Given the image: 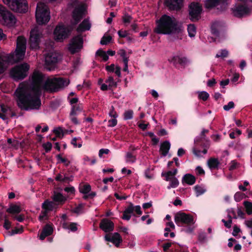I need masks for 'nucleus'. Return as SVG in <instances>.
Returning <instances> with one entry per match:
<instances>
[{"label":"nucleus","instance_id":"f257e3e1","mask_svg":"<svg viewBox=\"0 0 252 252\" xmlns=\"http://www.w3.org/2000/svg\"><path fill=\"white\" fill-rule=\"evenodd\" d=\"M32 82L27 88H19L15 93L17 103L22 110H38L41 105L40 96L43 89V75L39 71L33 72Z\"/></svg>","mask_w":252,"mask_h":252},{"label":"nucleus","instance_id":"f03ea898","mask_svg":"<svg viewBox=\"0 0 252 252\" xmlns=\"http://www.w3.org/2000/svg\"><path fill=\"white\" fill-rule=\"evenodd\" d=\"M156 24L155 32L158 34L180 33L184 30L182 24L175 17L166 14L162 15L156 20Z\"/></svg>","mask_w":252,"mask_h":252},{"label":"nucleus","instance_id":"7ed1b4c3","mask_svg":"<svg viewBox=\"0 0 252 252\" xmlns=\"http://www.w3.org/2000/svg\"><path fill=\"white\" fill-rule=\"evenodd\" d=\"M69 81L63 78H48L43 85V89L50 93L57 92L67 86Z\"/></svg>","mask_w":252,"mask_h":252},{"label":"nucleus","instance_id":"20e7f679","mask_svg":"<svg viewBox=\"0 0 252 252\" xmlns=\"http://www.w3.org/2000/svg\"><path fill=\"white\" fill-rule=\"evenodd\" d=\"M174 220L179 226L187 225L188 227L185 230L186 232L191 233L193 231L194 227L192 226L195 221L191 215L179 211L175 215Z\"/></svg>","mask_w":252,"mask_h":252},{"label":"nucleus","instance_id":"39448f33","mask_svg":"<svg viewBox=\"0 0 252 252\" xmlns=\"http://www.w3.org/2000/svg\"><path fill=\"white\" fill-rule=\"evenodd\" d=\"M35 17L37 24L40 25L46 24L50 20V12L44 3L42 2L37 3Z\"/></svg>","mask_w":252,"mask_h":252},{"label":"nucleus","instance_id":"423d86ee","mask_svg":"<svg viewBox=\"0 0 252 252\" xmlns=\"http://www.w3.org/2000/svg\"><path fill=\"white\" fill-rule=\"evenodd\" d=\"M30 65L27 63H21L12 68L10 76L15 81L24 79L27 75Z\"/></svg>","mask_w":252,"mask_h":252},{"label":"nucleus","instance_id":"0eeeda50","mask_svg":"<svg viewBox=\"0 0 252 252\" xmlns=\"http://www.w3.org/2000/svg\"><path fill=\"white\" fill-rule=\"evenodd\" d=\"M2 1L14 12L25 13L28 11V4L26 0H2Z\"/></svg>","mask_w":252,"mask_h":252},{"label":"nucleus","instance_id":"6e6552de","mask_svg":"<svg viewBox=\"0 0 252 252\" xmlns=\"http://www.w3.org/2000/svg\"><path fill=\"white\" fill-rule=\"evenodd\" d=\"M42 32L38 27L32 29L30 32L29 44L32 49L37 50L39 48Z\"/></svg>","mask_w":252,"mask_h":252},{"label":"nucleus","instance_id":"1a4fd4ad","mask_svg":"<svg viewBox=\"0 0 252 252\" xmlns=\"http://www.w3.org/2000/svg\"><path fill=\"white\" fill-rule=\"evenodd\" d=\"M61 55L56 51H50L45 56L46 67L49 70L55 69L57 63L61 59Z\"/></svg>","mask_w":252,"mask_h":252},{"label":"nucleus","instance_id":"9d476101","mask_svg":"<svg viewBox=\"0 0 252 252\" xmlns=\"http://www.w3.org/2000/svg\"><path fill=\"white\" fill-rule=\"evenodd\" d=\"M202 11V6L198 2H192L189 5V19L196 22L201 18Z\"/></svg>","mask_w":252,"mask_h":252},{"label":"nucleus","instance_id":"9b49d317","mask_svg":"<svg viewBox=\"0 0 252 252\" xmlns=\"http://www.w3.org/2000/svg\"><path fill=\"white\" fill-rule=\"evenodd\" d=\"M218 6V10L224 11L228 6L227 0H206L204 1V7L208 10L212 9Z\"/></svg>","mask_w":252,"mask_h":252},{"label":"nucleus","instance_id":"f8f14e48","mask_svg":"<svg viewBox=\"0 0 252 252\" xmlns=\"http://www.w3.org/2000/svg\"><path fill=\"white\" fill-rule=\"evenodd\" d=\"M0 21L5 24L12 25L15 23V17L12 13L4 6L0 4Z\"/></svg>","mask_w":252,"mask_h":252},{"label":"nucleus","instance_id":"ddd939ff","mask_svg":"<svg viewBox=\"0 0 252 252\" xmlns=\"http://www.w3.org/2000/svg\"><path fill=\"white\" fill-rule=\"evenodd\" d=\"M83 39L81 35L74 36L69 44L68 50L73 55L79 52L83 48Z\"/></svg>","mask_w":252,"mask_h":252},{"label":"nucleus","instance_id":"4468645a","mask_svg":"<svg viewBox=\"0 0 252 252\" xmlns=\"http://www.w3.org/2000/svg\"><path fill=\"white\" fill-rule=\"evenodd\" d=\"M134 211L138 215H141L142 214L140 206H134L132 203H129L128 206L123 212V216L121 218L124 220H129L131 218V214L135 216V214H133Z\"/></svg>","mask_w":252,"mask_h":252},{"label":"nucleus","instance_id":"2eb2a0df","mask_svg":"<svg viewBox=\"0 0 252 252\" xmlns=\"http://www.w3.org/2000/svg\"><path fill=\"white\" fill-rule=\"evenodd\" d=\"M26 49V40L22 36H19L17 40L16 56L18 58H22L25 54Z\"/></svg>","mask_w":252,"mask_h":252},{"label":"nucleus","instance_id":"dca6fc26","mask_svg":"<svg viewBox=\"0 0 252 252\" xmlns=\"http://www.w3.org/2000/svg\"><path fill=\"white\" fill-rule=\"evenodd\" d=\"M69 31L64 25H59L56 27L54 34L58 41H62L67 37Z\"/></svg>","mask_w":252,"mask_h":252},{"label":"nucleus","instance_id":"f3484780","mask_svg":"<svg viewBox=\"0 0 252 252\" xmlns=\"http://www.w3.org/2000/svg\"><path fill=\"white\" fill-rule=\"evenodd\" d=\"M184 0H165L164 5L169 11H179L183 6Z\"/></svg>","mask_w":252,"mask_h":252},{"label":"nucleus","instance_id":"a211bd4d","mask_svg":"<svg viewBox=\"0 0 252 252\" xmlns=\"http://www.w3.org/2000/svg\"><path fill=\"white\" fill-rule=\"evenodd\" d=\"M232 14L237 18H242L250 13V9L245 5L238 4L234 8H232Z\"/></svg>","mask_w":252,"mask_h":252},{"label":"nucleus","instance_id":"6ab92c4d","mask_svg":"<svg viewBox=\"0 0 252 252\" xmlns=\"http://www.w3.org/2000/svg\"><path fill=\"white\" fill-rule=\"evenodd\" d=\"M99 227L105 232H111L114 230V223L107 219H103L100 222Z\"/></svg>","mask_w":252,"mask_h":252},{"label":"nucleus","instance_id":"aec40b11","mask_svg":"<svg viewBox=\"0 0 252 252\" xmlns=\"http://www.w3.org/2000/svg\"><path fill=\"white\" fill-rule=\"evenodd\" d=\"M85 11V8L82 6H79L75 8L72 12V17L74 20L73 25H77L82 19L83 15Z\"/></svg>","mask_w":252,"mask_h":252},{"label":"nucleus","instance_id":"412c9836","mask_svg":"<svg viewBox=\"0 0 252 252\" xmlns=\"http://www.w3.org/2000/svg\"><path fill=\"white\" fill-rule=\"evenodd\" d=\"M53 231V228L52 226L49 224H47L43 227L42 232L39 235V239L41 240L45 239V238L51 235Z\"/></svg>","mask_w":252,"mask_h":252},{"label":"nucleus","instance_id":"4be33fe9","mask_svg":"<svg viewBox=\"0 0 252 252\" xmlns=\"http://www.w3.org/2000/svg\"><path fill=\"white\" fill-rule=\"evenodd\" d=\"M91 24L89 22V21L85 19L78 26L76 31L78 32H83L86 31H88L90 29Z\"/></svg>","mask_w":252,"mask_h":252},{"label":"nucleus","instance_id":"5701e85b","mask_svg":"<svg viewBox=\"0 0 252 252\" xmlns=\"http://www.w3.org/2000/svg\"><path fill=\"white\" fill-rule=\"evenodd\" d=\"M196 181V178L191 174H186L182 178V183L183 185L187 184L189 185H193Z\"/></svg>","mask_w":252,"mask_h":252},{"label":"nucleus","instance_id":"b1692460","mask_svg":"<svg viewBox=\"0 0 252 252\" xmlns=\"http://www.w3.org/2000/svg\"><path fill=\"white\" fill-rule=\"evenodd\" d=\"M209 132L208 129H203L201 131L200 136L196 137L194 139V144L196 146L198 145H202L203 143H204L207 140L206 139L205 133H207Z\"/></svg>","mask_w":252,"mask_h":252},{"label":"nucleus","instance_id":"393cba45","mask_svg":"<svg viewBox=\"0 0 252 252\" xmlns=\"http://www.w3.org/2000/svg\"><path fill=\"white\" fill-rule=\"evenodd\" d=\"M56 205L57 203H55L54 202L50 201L48 199H46L42 204L41 207L43 210H45L49 212L53 211L55 206Z\"/></svg>","mask_w":252,"mask_h":252},{"label":"nucleus","instance_id":"a878e982","mask_svg":"<svg viewBox=\"0 0 252 252\" xmlns=\"http://www.w3.org/2000/svg\"><path fill=\"white\" fill-rule=\"evenodd\" d=\"M170 143L168 141H165L163 142L160 145V151L163 156H166L170 148Z\"/></svg>","mask_w":252,"mask_h":252},{"label":"nucleus","instance_id":"bb28decb","mask_svg":"<svg viewBox=\"0 0 252 252\" xmlns=\"http://www.w3.org/2000/svg\"><path fill=\"white\" fill-rule=\"evenodd\" d=\"M52 199L53 200V202L55 203H57V204H63L66 198L63 196V195L59 192L55 193Z\"/></svg>","mask_w":252,"mask_h":252},{"label":"nucleus","instance_id":"cd10ccee","mask_svg":"<svg viewBox=\"0 0 252 252\" xmlns=\"http://www.w3.org/2000/svg\"><path fill=\"white\" fill-rule=\"evenodd\" d=\"M177 169H174L173 171H168L165 172H162L161 177H164L166 181H169L171 178L175 177V176L177 174Z\"/></svg>","mask_w":252,"mask_h":252},{"label":"nucleus","instance_id":"c85d7f7f","mask_svg":"<svg viewBox=\"0 0 252 252\" xmlns=\"http://www.w3.org/2000/svg\"><path fill=\"white\" fill-rule=\"evenodd\" d=\"M123 242V239L120 234L118 232H115L112 236V243L115 245L116 247H119L120 243Z\"/></svg>","mask_w":252,"mask_h":252},{"label":"nucleus","instance_id":"c756f323","mask_svg":"<svg viewBox=\"0 0 252 252\" xmlns=\"http://www.w3.org/2000/svg\"><path fill=\"white\" fill-rule=\"evenodd\" d=\"M220 162L217 158H211L208 160V165L210 169H218Z\"/></svg>","mask_w":252,"mask_h":252},{"label":"nucleus","instance_id":"7c9ffc66","mask_svg":"<svg viewBox=\"0 0 252 252\" xmlns=\"http://www.w3.org/2000/svg\"><path fill=\"white\" fill-rule=\"evenodd\" d=\"M170 252H189L188 247L186 246L180 245L178 244H175L174 248L171 249Z\"/></svg>","mask_w":252,"mask_h":252},{"label":"nucleus","instance_id":"2f4dec72","mask_svg":"<svg viewBox=\"0 0 252 252\" xmlns=\"http://www.w3.org/2000/svg\"><path fill=\"white\" fill-rule=\"evenodd\" d=\"M22 210L20 206L11 204L9 207L6 210V212L8 213L14 214H19L21 212Z\"/></svg>","mask_w":252,"mask_h":252},{"label":"nucleus","instance_id":"473e14b6","mask_svg":"<svg viewBox=\"0 0 252 252\" xmlns=\"http://www.w3.org/2000/svg\"><path fill=\"white\" fill-rule=\"evenodd\" d=\"M219 23L218 22H215L212 23L211 27V33L213 35L216 37H219L220 32L219 31Z\"/></svg>","mask_w":252,"mask_h":252},{"label":"nucleus","instance_id":"72a5a7b5","mask_svg":"<svg viewBox=\"0 0 252 252\" xmlns=\"http://www.w3.org/2000/svg\"><path fill=\"white\" fill-rule=\"evenodd\" d=\"M79 112L76 111L75 110L74 113L71 114V111H70L69 115V118L71 122L75 125H78L80 124V122L77 119L76 116L79 114Z\"/></svg>","mask_w":252,"mask_h":252},{"label":"nucleus","instance_id":"f704fd0d","mask_svg":"<svg viewBox=\"0 0 252 252\" xmlns=\"http://www.w3.org/2000/svg\"><path fill=\"white\" fill-rule=\"evenodd\" d=\"M79 191L84 194H88L91 190V186L88 184H86L82 186H80L79 187Z\"/></svg>","mask_w":252,"mask_h":252},{"label":"nucleus","instance_id":"c9c22d12","mask_svg":"<svg viewBox=\"0 0 252 252\" xmlns=\"http://www.w3.org/2000/svg\"><path fill=\"white\" fill-rule=\"evenodd\" d=\"M106 83H108L109 90H113L114 88H116L117 86V83L114 80L112 76H109L107 79L105 80Z\"/></svg>","mask_w":252,"mask_h":252},{"label":"nucleus","instance_id":"e433bc0d","mask_svg":"<svg viewBox=\"0 0 252 252\" xmlns=\"http://www.w3.org/2000/svg\"><path fill=\"white\" fill-rule=\"evenodd\" d=\"M188 32L189 36L192 37L195 35L196 28L194 24H189L188 26Z\"/></svg>","mask_w":252,"mask_h":252},{"label":"nucleus","instance_id":"4c0bfd02","mask_svg":"<svg viewBox=\"0 0 252 252\" xmlns=\"http://www.w3.org/2000/svg\"><path fill=\"white\" fill-rule=\"evenodd\" d=\"M96 56L101 57L104 62H106L109 59V57L105 51L101 49H98L95 53Z\"/></svg>","mask_w":252,"mask_h":252},{"label":"nucleus","instance_id":"58836bf2","mask_svg":"<svg viewBox=\"0 0 252 252\" xmlns=\"http://www.w3.org/2000/svg\"><path fill=\"white\" fill-rule=\"evenodd\" d=\"M56 158L58 160V163H63L65 166H68L70 164V161L64 158H63L61 154H58L56 156Z\"/></svg>","mask_w":252,"mask_h":252},{"label":"nucleus","instance_id":"ea45409f","mask_svg":"<svg viewBox=\"0 0 252 252\" xmlns=\"http://www.w3.org/2000/svg\"><path fill=\"white\" fill-rule=\"evenodd\" d=\"M194 189L195 191L196 196L201 195L206 191V189L199 185L194 186Z\"/></svg>","mask_w":252,"mask_h":252},{"label":"nucleus","instance_id":"a19ab883","mask_svg":"<svg viewBox=\"0 0 252 252\" xmlns=\"http://www.w3.org/2000/svg\"><path fill=\"white\" fill-rule=\"evenodd\" d=\"M169 181H170V184L169 186L167 187L168 189H170L171 188H175L177 187L179 184V182L176 177H172Z\"/></svg>","mask_w":252,"mask_h":252},{"label":"nucleus","instance_id":"79ce46f5","mask_svg":"<svg viewBox=\"0 0 252 252\" xmlns=\"http://www.w3.org/2000/svg\"><path fill=\"white\" fill-rule=\"evenodd\" d=\"M244 205L246 208V211L248 215H250L252 214V202L248 201L244 202Z\"/></svg>","mask_w":252,"mask_h":252},{"label":"nucleus","instance_id":"37998d69","mask_svg":"<svg viewBox=\"0 0 252 252\" xmlns=\"http://www.w3.org/2000/svg\"><path fill=\"white\" fill-rule=\"evenodd\" d=\"M246 197L245 194L240 191H238L235 193L234 196V198L235 201L239 202Z\"/></svg>","mask_w":252,"mask_h":252},{"label":"nucleus","instance_id":"c03bdc74","mask_svg":"<svg viewBox=\"0 0 252 252\" xmlns=\"http://www.w3.org/2000/svg\"><path fill=\"white\" fill-rule=\"evenodd\" d=\"M133 111L132 110H128L125 112L124 119L125 120H131L133 118Z\"/></svg>","mask_w":252,"mask_h":252},{"label":"nucleus","instance_id":"a18cd8bd","mask_svg":"<svg viewBox=\"0 0 252 252\" xmlns=\"http://www.w3.org/2000/svg\"><path fill=\"white\" fill-rule=\"evenodd\" d=\"M209 97V94L205 91L200 92L198 94V98L203 101H206Z\"/></svg>","mask_w":252,"mask_h":252},{"label":"nucleus","instance_id":"49530a36","mask_svg":"<svg viewBox=\"0 0 252 252\" xmlns=\"http://www.w3.org/2000/svg\"><path fill=\"white\" fill-rule=\"evenodd\" d=\"M111 40L112 37L111 36L108 35L106 36L104 35L100 40V44L101 45H107L108 43L110 42Z\"/></svg>","mask_w":252,"mask_h":252},{"label":"nucleus","instance_id":"de8ad7c7","mask_svg":"<svg viewBox=\"0 0 252 252\" xmlns=\"http://www.w3.org/2000/svg\"><path fill=\"white\" fill-rule=\"evenodd\" d=\"M74 110L78 112H81L83 110V107L81 104H78L77 105H73L71 106V114L74 113Z\"/></svg>","mask_w":252,"mask_h":252},{"label":"nucleus","instance_id":"09e8293b","mask_svg":"<svg viewBox=\"0 0 252 252\" xmlns=\"http://www.w3.org/2000/svg\"><path fill=\"white\" fill-rule=\"evenodd\" d=\"M197 146H202L204 149L202 151H201V153L204 154H206L207 153L208 149L210 146V142L209 140H206V142L203 143L202 145H198Z\"/></svg>","mask_w":252,"mask_h":252},{"label":"nucleus","instance_id":"8fccbe9b","mask_svg":"<svg viewBox=\"0 0 252 252\" xmlns=\"http://www.w3.org/2000/svg\"><path fill=\"white\" fill-rule=\"evenodd\" d=\"M132 19V17L127 13H125L122 17L123 22L125 24L130 23Z\"/></svg>","mask_w":252,"mask_h":252},{"label":"nucleus","instance_id":"3c124183","mask_svg":"<svg viewBox=\"0 0 252 252\" xmlns=\"http://www.w3.org/2000/svg\"><path fill=\"white\" fill-rule=\"evenodd\" d=\"M53 131V133L58 137H61L62 136H63V129L60 127H59L56 128H54Z\"/></svg>","mask_w":252,"mask_h":252},{"label":"nucleus","instance_id":"603ef678","mask_svg":"<svg viewBox=\"0 0 252 252\" xmlns=\"http://www.w3.org/2000/svg\"><path fill=\"white\" fill-rule=\"evenodd\" d=\"M5 61L0 56V74L3 73L5 70Z\"/></svg>","mask_w":252,"mask_h":252},{"label":"nucleus","instance_id":"864d4df0","mask_svg":"<svg viewBox=\"0 0 252 252\" xmlns=\"http://www.w3.org/2000/svg\"><path fill=\"white\" fill-rule=\"evenodd\" d=\"M42 147L44 149L46 153H49L52 148V143L50 142H47L45 143H43Z\"/></svg>","mask_w":252,"mask_h":252},{"label":"nucleus","instance_id":"5fc2aeb1","mask_svg":"<svg viewBox=\"0 0 252 252\" xmlns=\"http://www.w3.org/2000/svg\"><path fill=\"white\" fill-rule=\"evenodd\" d=\"M126 161L127 162H134L136 160L135 156L132 155V154L131 153L128 152L126 154Z\"/></svg>","mask_w":252,"mask_h":252},{"label":"nucleus","instance_id":"6e6d98bb","mask_svg":"<svg viewBox=\"0 0 252 252\" xmlns=\"http://www.w3.org/2000/svg\"><path fill=\"white\" fill-rule=\"evenodd\" d=\"M198 239L201 243H204L206 240V235L205 232L200 233L198 236Z\"/></svg>","mask_w":252,"mask_h":252},{"label":"nucleus","instance_id":"4d7b16f0","mask_svg":"<svg viewBox=\"0 0 252 252\" xmlns=\"http://www.w3.org/2000/svg\"><path fill=\"white\" fill-rule=\"evenodd\" d=\"M235 106L234 103L233 101H229L227 105L223 106V109L225 111H229L230 109L233 108Z\"/></svg>","mask_w":252,"mask_h":252},{"label":"nucleus","instance_id":"13d9d810","mask_svg":"<svg viewBox=\"0 0 252 252\" xmlns=\"http://www.w3.org/2000/svg\"><path fill=\"white\" fill-rule=\"evenodd\" d=\"M180 57L178 56H176L173 57L169 61L172 63L174 65L176 66L177 64H179Z\"/></svg>","mask_w":252,"mask_h":252},{"label":"nucleus","instance_id":"bf43d9fd","mask_svg":"<svg viewBox=\"0 0 252 252\" xmlns=\"http://www.w3.org/2000/svg\"><path fill=\"white\" fill-rule=\"evenodd\" d=\"M23 231V227L20 228L15 227L14 229H12L10 232V235H13L16 234L21 233Z\"/></svg>","mask_w":252,"mask_h":252},{"label":"nucleus","instance_id":"052dcab7","mask_svg":"<svg viewBox=\"0 0 252 252\" xmlns=\"http://www.w3.org/2000/svg\"><path fill=\"white\" fill-rule=\"evenodd\" d=\"M73 175L70 174L69 176L63 177V183L69 184L73 180Z\"/></svg>","mask_w":252,"mask_h":252},{"label":"nucleus","instance_id":"680f3d73","mask_svg":"<svg viewBox=\"0 0 252 252\" xmlns=\"http://www.w3.org/2000/svg\"><path fill=\"white\" fill-rule=\"evenodd\" d=\"M118 34L120 37L125 38L127 37L128 35V32L126 31H123V30H120L118 32Z\"/></svg>","mask_w":252,"mask_h":252},{"label":"nucleus","instance_id":"e2e57ef3","mask_svg":"<svg viewBox=\"0 0 252 252\" xmlns=\"http://www.w3.org/2000/svg\"><path fill=\"white\" fill-rule=\"evenodd\" d=\"M188 63V60L186 57H180L179 62V64L182 66H185Z\"/></svg>","mask_w":252,"mask_h":252},{"label":"nucleus","instance_id":"0e129e2a","mask_svg":"<svg viewBox=\"0 0 252 252\" xmlns=\"http://www.w3.org/2000/svg\"><path fill=\"white\" fill-rule=\"evenodd\" d=\"M173 243L171 242L166 243L163 245V250L164 252H168L169 248L171 247Z\"/></svg>","mask_w":252,"mask_h":252},{"label":"nucleus","instance_id":"69168bd1","mask_svg":"<svg viewBox=\"0 0 252 252\" xmlns=\"http://www.w3.org/2000/svg\"><path fill=\"white\" fill-rule=\"evenodd\" d=\"M195 171L196 172V174L197 175H205V171L203 169L199 166H198L196 169Z\"/></svg>","mask_w":252,"mask_h":252},{"label":"nucleus","instance_id":"338daca9","mask_svg":"<svg viewBox=\"0 0 252 252\" xmlns=\"http://www.w3.org/2000/svg\"><path fill=\"white\" fill-rule=\"evenodd\" d=\"M109 115L110 117H113L114 118H116L118 117V114L117 112L115 111L114 107L113 106H111V109L109 112Z\"/></svg>","mask_w":252,"mask_h":252},{"label":"nucleus","instance_id":"774afa93","mask_svg":"<svg viewBox=\"0 0 252 252\" xmlns=\"http://www.w3.org/2000/svg\"><path fill=\"white\" fill-rule=\"evenodd\" d=\"M108 126L114 127L117 124V120L116 118L112 119L108 121Z\"/></svg>","mask_w":252,"mask_h":252}]
</instances>
